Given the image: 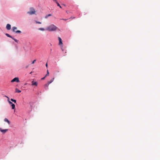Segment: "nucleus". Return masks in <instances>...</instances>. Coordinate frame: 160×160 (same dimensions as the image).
Listing matches in <instances>:
<instances>
[{"label":"nucleus","instance_id":"2f4dec72","mask_svg":"<svg viewBox=\"0 0 160 160\" xmlns=\"http://www.w3.org/2000/svg\"><path fill=\"white\" fill-rule=\"evenodd\" d=\"M67 20H68V19H63V20L65 21H66Z\"/></svg>","mask_w":160,"mask_h":160},{"label":"nucleus","instance_id":"f03ea898","mask_svg":"<svg viewBox=\"0 0 160 160\" xmlns=\"http://www.w3.org/2000/svg\"><path fill=\"white\" fill-rule=\"evenodd\" d=\"M30 11L27 12V14L30 15H32L35 14V11L33 8L31 7L30 8Z\"/></svg>","mask_w":160,"mask_h":160},{"label":"nucleus","instance_id":"f8f14e48","mask_svg":"<svg viewBox=\"0 0 160 160\" xmlns=\"http://www.w3.org/2000/svg\"><path fill=\"white\" fill-rule=\"evenodd\" d=\"M4 121L7 122L8 124H9L10 123V122L7 118H5L4 119Z\"/></svg>","mask_w":160,"mask_h":160},{"label":"nucleus","instance_id":"aec40b11","mask_svg":"<svg viewBox=\"0 0 160 160\" xmlns=\"http://www.w3.org/2000/svg\"><path fill=\"white\" fill-rule=\"evenodd\" d=\"M29 104H30V107L31 108V110H32V105L33 104V103L31 102H30ZM31 111V110L30 111Z\"/></svg>","mask_w":160,"mask_h":160},{"label":"nucleus","instance_id":"f3484780","mask_svg":"<svg viewBox=\"0 0 160 160\" xmlns=\"http://www.w3.org/2000/svg\"><path fill=\"white\" fill-rule=\"evenodd\" d=\"M11 38L13 40L16 42H17V43L18 42V40H17V39H16L14 38L13 37H12V38Z\"/></svg>","mask_w":160,"mask_h":160},{"label":"nucleus","instance_id":"4be33fe9","mask_svg":"<svg viewBox=\"0 0 160 160\" xmlns=\"http://www.w3.org/2000/svg\"><path fill=\"white\" fill-rule=\"evenodd\" d=\"M49 75V72L48 70H47V73L45 75V77H46V76H48Z\"/></svg>","mask_w":160,"mask_h":160},{"label":"nucleus","instance_id":"ddd939ff","mask_svg":"<svg viewBox=\"0 0 160 160\" xmlns=\"http://www.w3.org/2000/svg\"><path fill=\"white\" fill-rule=\"evenodd\" d=\"M5 35L8 37L10 38H12V36L9 35V34L6 33L5 34Z\"/></svg>","mask_w":160,"mask_h":160},{"label":"nucleus","instance_id":"a878e982","mask_svg":"<svg viewBox=\"0 0 160 160\" xmlns=\"http://www.w3.org/2000/svg\"><path fill=\"white\" fill-rule=\"evenodd\" d=\"M36 61V60L35 59V60H34L32 62V64H33Z\"/></svg>","mask_w":160,"mask_h":160},{"label":"nucleus","instance_id":"6ab92c4d","mask_svg":"<svg viewBox=\"0 0 160 160\" xmlns=\"http://www.w3.org/2000/svg\"><path fill=\"white\" fill-rule=\"evenodd\" d=\"M21 31L20 30H17L15 32L16 33H21Z\"/></svg>","mask_w":160,"mask_h":160},{"label":"nucleus","instance_id":"a211bd4d","mask_svg":"<svg viewBox=\"0 0 160 160\" xmlns=\"http://www.w3.org/2000/svg\"><path fill=\"white\" fill-rule=\"evenodd\" d=\"M52 16V14H48L47 15H46L45 17V18H47L48 17H49V16Z\"/></svg>","mask_w":160,"mask_h":160},{"label":"nucleus","instance_id":"6e6552de","mask_svg":"<svg viewBox=\"0 0 160 160\" xmlns=\"http://www.w3.org/2000/svg\"><path fill=\"white\" fill-rule=\"evenodd\" d=\"M6 28L7 30H10L11 29V25L9 24H7Z\"/></svg>","mask_w":160,"mask_h":160},{"label":"nucleus","instance_id":"1a4fd4ad","mask_svg":"<svg viewBox=\"0 0 160 160\" xmlns=\"http://www.w3.org/2000/svg\"><path fill=\"white\" fill-rule=\"evenodd\" d=\"M49 85V84L48 83L44 85V88L45 90H47L48 89V87Z\"/></svg>","mask_w":160,"mask_h":160},{"label":"nucleus","instance_id":"2eb2a0df","mask_svg":"<svg viewBox=\"0 0 160 160\" xmlns=\"http://www.w3.org/2000/svg\"><path fill=\"white\" fill-rule=\"evenodd\" d=\"M10 100L12 102H14V103H16L17 101L16 100L14 99L13 98H11Z\"/></svg>","mask_w":160,"mask_h":160},{"label":"nucleus","instance_id":"7c9ffc66","mask_svg":"<svg viewBox=\"0 0 160 160\" xmlns=\"http://www.w3.org/2000/svg\"><path fill=\"white\" fill-rule=\"evenodd\" d=\"M53 0L54 1V2H55L57 1V0Z\"/></svg>","mask_w":160,"mask_h":160},{"label":"nucleus","instance_id":"423d86ee","mask_svg":"<svg viewBox=\"0 0 160 160\" xmlns=\"http://www.w3.org/2000/svg\"><path fill=\"white\" fill-rule=\"evenodd\" d=\"M8 130V129H2L1 128H0V131L1 132H2L3 133H5Z\"/></svg>","mask_w":160,"mask_h":160},{"label":"nucleus","instance_id":"393cba45","mask_svg":"<svg viewBox=\"0 0 160 160\" xmlns=\"http://www.w3.org/2000/svg\"><path fill=\"white\" fill-rule=\"evenodd\" d=\"M45 77V76L44 77H43V78H41V80H43L44 79H45V77Z\"/></svg>","mask_w":160,"mask_h":160},{"label":"nucleus","instance_id":"20e7f679","mask_svg":"<svg viewBox=\"0 0 160 160\" xmlns=\"http://www.w3.org/2000/svg\"><path fill=\"white\" fill-rule=\"evenodd\" d=\"M19 82L20 81L19 80V78L18 77H15L11 81V82Z\"/></svg>","mask_w":160,"mask_h":160},{"label":"nucleus","instance_id":"9d476101","mask_svg":"<svg viewBox=\"0 0 160 160\" xmlns=\"http://www.w3.org/2000/svg\"><path fill=\"white\" fill-rule=\"evenodd\" d=\"M54 78H52L50 81H48L47 83L49 84H50V83H52V82H53V81H54Z\"/></svg>","mask_w":160,"mask_h":160},{"label":"nucleus","instance_id":"39448f33","mask_svg":"<svg viewBox=\"0 0 160 160\" xmlns=\"http://www.w3.org/2000/svg\"><path fill=\"white\" fill-rule=\"evenodd\" d=\"M58 40H59V43L58 44L60 46H62L63 44L62 41V39L60 37H58Z\"/></svg>","mask_w":160,"mask_h":160},{"label":"nucleus","instance_id":"473e14b6","mask_svg":"<svg viewBox=\"0 0 160 160\" xmlns=\"http://www.w3.org/2000/svg\"><path fill=\"white\" fill-rule=\"evenodd\" d=\"M62 5H63V6H66V5H65V4H62Z\"/></svg>","mask_w":160,"mask_h":160},{"label":"nucleus","instance_id":"dca6fc26","mask_svg":"<svg viewBox=\"0 0 160 160\" xmlns=\"http://www.w3.org/2000/svg\"><path fill=\"white\" fill-rule=\"evenodd\" d=\"M56 3L57 4V5L59 7H60V8H62V7L60 6V4H59V3L58 2V1L57 2H56Z\"/></svg>","mask_w":160,"mask_h":160},{"label":"nucleus","instance_id":"bb28decb","mask_svg":"<svg viewBox=\"0 0 160 160\" xmlns=\"http://www.w3.org/2000/svg\"><path fill=\"white\" fill-rule=\"evenodd\" d=\"M5 97H6V98H7L8 99V100H9V98H8V97L7 96H5Z\"/></svg>","mask_w":160,"mask_h":160},{"label":"nucleus","instance_id":"e433bc0d","mask_svg":"<svg viewBox=\"0 0 160 160\" xmlns=\"http://www.w3.org/2000/svg\"><path fill=\"white\" fill-rule=\"evenodd\" d=\"M60 19L61 20H63L64 19L63 18H62V19Z\"/></svg>","mask_w":160,"mask_h":160},{"label":"nucleus","instance_id":"412c9836","mask_svg":"<svg viewBox=\"0 0 160 160\" xmlns=\"http://www.w3.org/2000/svg\"><path fill=\"white\" fill-rule=\"evenodd\" d=\"M38 29L39 30L42 31H44L45 30V29L44 28H39Z\"/></svg>","mask_w":160,"mask_h":160},{"label":"nucleus","instance_id":"c9c22d12","mask_svg":"<svg viewBox=\"0 0 160 160\" xmlns=\"http://www.w3.org/2000/svg\"><path fill=\"white\" fill-rule=\"evenodd\" d=\"M81 15H80V14H79V17H81Z\"/></svg>","mask_w":160,"mask_h":160},{"label":"nucleus","instance_id":"5701e85b","mask_svg":"<svg viewBox=\"0 0 160 160\" xmlns=\"http://www.w3.org/2000/svg\"><path fill=\"white\" fill-rule=\"evenodd\" d=\"M60 48H61V49L62 50V51H64V49L63 48V46H60Z\"/></svg>","mask_w":160,"mask_h":160},{"label":"nucleus","instance_id":"c85d7f7f","mask_svg":"<svg viewBox=\"0 0 160 160\" xmlns=\"http://www.w3.org/2000/svg\"><path fill=\"white\" fill-rule=\"evenodd\" d=\"M66 12L67 14H68L70 12L69 11H66Z\"/></svg>","mask_w":160,"mask_h":160},{"label":"nucleus","instance_id":"f704fd0d","mask_svg":"<svg viewBox=\"0 0 160 160\" xmlns=\"http://www.w3.org/2000/svg\"><path fill=\"white\" fill-rule=\"evenodd\" d=\"M32 72H30L29 74H31L32 73Z\"/></svg>","mask_w":160,"mask_h":160},{"label":"nucleus","instance_id":"c756f323","mask_svg":"<svg viewBox=\"0 0 160 160\" xmlns=\"http://www.w3.org/2000/svg\"><path fill=\"white\" fill-rule=\"evenodd\" d=\"M75 18V17H72H72H70V18Z\"/></svg>","mask_w":160,"mask_h":160},{"label":"nucleus","instance_id":"4468645a","mask_svg":"<svg viewBox=\"0 0 160 160\" xmlns=\"http://www.w3.org/2000/svg\"><path fill=\"white\" fill-rule=\"evenodd\" d=\"M12 32H15V30L17 29V27H12Z\"/></svg>","mask_w":160,"mask_h":160},{"label":"nucleus","instance_id":"cd10ccee","mask_svg":"<svg viewBox=\"0 0 160 160\" xmlns=\"http://www.w3.org/2000/svg\"><path fill=\"white\" fill-rule=\"evenodd\" d=\"M45 66H46V67L47 68V67H48V65L47 62L46 64H45Z\"/></svg>","mask_w":160,"mask_h":160},{"label":"nucleus","instance_id":"4c0bfd02","mask_svg":"<svg viewBox=\"0 0 160 160\" xmlns=\"http://www.w3.org/2000/svg\"><path fill=\"white\" fill-rule=\"evenodd\" d=\"M52 49H50V51H52Z\"/></svg>","mask_w":160,"mask_h":160},{"label":"nucleus","instance_id":"72a5a7b5","mask_svg":"<svg viewBox=\"0 0 160 160\" xmlns=\"http://www.w3.org/2000/svg\"><path fill=\"white\" fill-rule=\"evenodd\" d=\"M28 65L26 67V68H28Z\"/></svg>","mask_w":160,"mask_h":160},{"label":"nucleus","instance_id":"7ed1b4c3","mask_svg":"<svg viewBox=\"0 0 160 160\" xmlns=\"http://www.w3.org/2000/svg\"><path fill=\"white\" fill-rule=\"evenodd\" d=\"M8 101L9 104L12 107V109H14L15 108V105L14 103H13L12 102L9 101V100H8Z\"/></svg>","mask_w":160,"mask_h":160},{"label":"nucleus","instance_id":"b1692460","mask_svg":"<svg viewBox=\"0 0 160 160\" xmlns=\"http://www.w3.org/2000/svg\"><path fill=\"white\" fill-rule=\"evenodd\" d=\"M35 22L37 23L38 24H41V22H40L39 21H35Z\"/></svg>","mask_w":160,"mask_h":160},{"label":"nucleus","instance_id":"0eeeda50","mask_svg":"<svg viewBox=\"0 0 160 160\" xmlns=\"http://www.w3.org/2000/svg\"><path fill=\"white\" fill-rule=\"evenodd\" d=\"M32 86H37L38 84V82H34V79L33 80V81H32Z\"/></svg>","mask_w":160,"mask_h":160},{"label":"nucleus","instance_id":"f257e3e1","mask_svg":"<svg viewBox=\"0 0 160 160\" xmlns=\"http://www.w3.org/2000/svg\"><path fill=\"white\" fill-rule=\"evenodd\" d=\"M57 28L53 24H52L48 26L47 28V30L49 31H55Z\"/></svg>","mask_w":160,"mask_h":160},{"label":"nucleus","instance_id":"9b49d317","mask_svg":"<svg viewBox=\"0 0 160 160\" xmlns=\"http://www.w3.org/2000/svg\"><path fill=\"white\" fill-rule=\"evenodd\" d=\"M15 90V92L20 93L21 92V90H19L18 88H16Z\"/></svg>","mask_w":160,"mask_h":160}]
</instances>
